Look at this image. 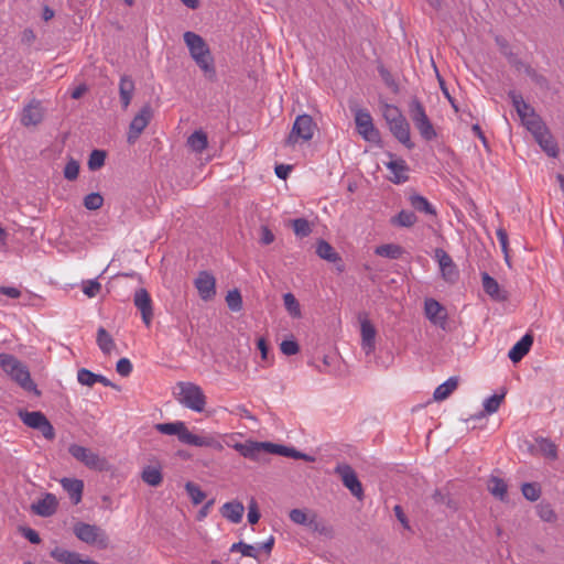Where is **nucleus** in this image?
<instances>
[{
  "mask_svg": "<svg viewBox=\"0 0 564 564\" xmlns=\"http://www.w3.org/2000/svg\"><path fill=\"white\" fill-rule=\"evenodd\" d=\"M184 42L188 47L192 58L195 61L197 66L204 72L209 78L215 76L214 58L210 50L204 39L191 31L184 33Z\"/></svg>",
  "mask_w": 564,
  "mask_h": 564,
  "instance_id": "1",
  "label": "nucleus"
},
{
  "mask_svg": "<svg viewBox=\"0 0 564 564\" xmlns=\"http://www.w3.org/2000/svg\"><path fill=\"white\" fill-rule=\"evenodd\" d=\"M0 367L21 388L29 392H36V384L31 379L28 367L9 354H0Z\"/></svg>",
  "mask_w": 564,
  "mask_h": 564,
  "instance_id": "2",
  "label": "nucleus"
},
{
  "mask_svg": "<svg viewBox=\"0 0 564 564\" xmlns=\"http://www.w3.org/2000/svg\"><path fill=\"white\" fill-rule=\"evenodd\" d=\"M509 98L521 119L522 124L532 133L533 137L545 130L547 127L534 109L527 104L522 96L517 91H510Z\"/></svg>",
  "mask_w": 564,
  "mask_h": 564,
  "instance_id": "3",
  "label": "nucleus"
},
{
  "mask_svg": "<svg viewBox=\"0 0 564 564\" xmlns=\"http://www.w3.org/2000/svg\"><path fill=\"white\" fill-rule=\"evenodd\" d=\"M177 401L185 408L195 412H203L206 405V397L203 389L192 382L177 383Z\"/></svg>",
  "mask_w": 564,
  "mask_h": 564,
  "instance_id": "4",
  "label": "nucleus"
},
{
  "mask_svg": "<svg viewBox=\"0 0 564 564\" xmlns=\"http://www.w3.org/2000/svg\"><path fill=\"white\" fill-rule=\"evenodd\" d=\"M317 129L316 123L310 115H300L295 118L292 130L289 133L285 144L294 147L310 141Z\"/></svg>",
  "mask_w": 564,
  "mask_h": 564,
  "instance_id": "5",
  "label": "nucleus"
},
{
  "mask_svg": "<svg viewBox=\"0 0 564 564\" xmlns=\"http://www.w3.org/2000/svg\"><path fill=\"white\" fill-rule=\"evenodd\" d=\"M410 116L420 135L425 141H432L437 137L436 130L429 119L423 105L417 99H413L410 102Z\"/></svg>",
  "mask_w": 564,
  "mask_h": 564,
  "instance_id": "6",
  "label": "nucleus"
},
{
  "mask_svg": "<svg viewBox=\"0 0 564 564\" xmlns=\"http://www.w3.org/2000/svg\"><path fill=\"white\" fill-rule=\"evenodd\" d=\"M74 533L80 541L98 549H106L109 544L106 532L95 524L78 522L74 525Z\"/></svg>",
  "mask_w": 564,
  "mask_h": 564,
  "instance_id": "7",
  "label": "nucleus"
},
{
  "mask_svg": "<svg viewBox=\"0 0 564 564\" xmlns=\"http://www.w3.org/2000/svg\"><path fill=\"white\" fill-rule=\"evenodd\" d=\"M68 453L78 462L84 464L87 468L104 471L108 469V462L106 458L100 457L97 453L91 449L78 445L70 444Z\"/></svg>",
  "mask_w": 564,
  "mask_h": 564,
  "instance_id": "8",
  "label": "nucleus"
},
{
  "mask_svg": "<svg viewBox=\"0 0 564 564\" xmlns=\"http://www.w3.org/2000/svg\"><path fill=\"white\" fill-rule=\"evenodd\" d=\"M352 111L357 132L364 140L372 143H379L380 132L375 127L370 112L364 108H355Z\"/></svg>",
  "mask_w": 564,
  "mask_h": 564,
  "instance_id": "9",
  "label": "nucleus"
},
{
  "mask_svg": "<svg viewBox=\"0 0 564 564\" xmlns=\"http://www.w3.org/2000/svg\"><path fill=\"white\" fill-rule=\"evenodd\" d=\"M20 419L22 422L34 430H39L46 440H53L55 437V431L53 425L46 419V416L40 411H24L20 412Z\"/></svg>",
  "mask_w": 564,
  "mask_h": 564,
  "instance_id": "10",
  "label": "nucleus"
},
{
  "mask_svg": "<svg viewBox=\"0 0 564 564\" xmlns=\"http://www.w3.org/2000/svg\"><path fill=\"white\" fill-rule=\"evenodd\" d=\"M424 315L434 326L447 330L448 329V313L435 299H426L424 301Z\"/></svg>",
  "mask_w": 564,
  "mask_h": 564,
  "instance_id": "11",
  "label": "nucleus"
},
{
  "mask_svg": "<svg viewBox=\"0 0 564 564\" xmlns=\"http://www.w3.org/2000/svg\"><path fill=\"white\" fill-rule=\"evenodd\" d=\"M335 473L340 477L343 485L355 496L361 500L364 498V488L359 481L355 470L348 464H338Z\"/></svg>",
  "mask_w": 564,
  "mask_h": 564,
  "instance_id": "12",
  "label": "nucleus"
},
{
  "mask_svg": "<svg viewBox=\"0 0 564 564\" xmlns=\"http://www.w3.org/2000/svg\"><path fill=\"white\" fill-rule=\"evenodd\" d=\"M234 434H219V433H203L194 434L191 432L189 441L187 445L196 447H207L217 452L224 449L223 438L232 437Z\"/></svg>",
  "mask_w": 564,
  "mask_h": 564,
  "instance_id": "13",
  "label": "nucleus"
},
{
  "mask_svg": "<svg viewBox=\"0 0 564 564\" xmlns=\"http://www.w3.org/2000/svg\"><path fill=\"white\" fill-rule=\"evenodd\" d=\"M152 118V110L149 105L143 106L138 115L134 116L132 119L130 127H129V133H128V141L130 143H133L140 134L143 132V130L149 124L150 120Z\"/></svg>",
  "mask_w": 564,
  "mask_h": 564,
  "instance_id": "14",
  "label": "nucleus"
},
{
  "mask_svg": "<svg viewBox=\"0 0 564 564\" xmlns=\"http://www.w3.org/2000/svg\"><path fill=\"white\" fill-rule=\"evenodd\" d=\"M435 259L438 262L442 278L449 283L456 282L458 279V270L449 254L443 249H436Z\"/></svg>",
  "mask_w": 564,
  "mask_h": 564,
  "instance_id": "15",
  "label": "nucleus"
},
{
  "mask_svg": "<svg viewBox=\"0 0 564 564\" xmlns=\"http://www.w3.org/2000/svg\"><path fill=\"white\" fill-rule=\"evenodd\" d=\"M50 555L61 564H99L88 557H84L80 553L69 551L59 546L53 549Z\"/></svg>",
  "mask_w": 564,
  "mask_h": 564,
  "instance_id": "16",
  "label": "nucleus"
},
{
  "mask_svg": "<svg viewBox=\"0 0 564 564\" xmlns=\"http://www.w3.org/2000/svg\"><path fill=\"white\" fill-rule=\"evenodd\" d=\"M228 446L236 449L240 455L249 459H258L261 452L269 453L270 443L248 441L246 443H227Z\"/></svg>",
  "mask_w": 564,
  "mask_h": 564,
  "instance_id": "17",
  "label": "nucleus"
},
{
  "mask_svg": "<svg viewBox=\"0 0 564 564\" xmlns=\"http://www.w3.org/2000/svg\"><path fill=\"white\" fill-rule=\"evenodd\" d=\"M155 430L164 435H176L181 443L188 444L191 431L183 421L158 423Z\"/></svg>",
  "mask_w": 564,
  "mask_h": 564,
  "instance_id": "18",
  "label": "nucleus"
},
{
  "mask_svg": "<svg viewBox=\"0 0 564 564\" xmlns=\"http://www.w3.org/2000/svg\"><path fill=\"white\" fill-rule=\"evenodd\" d=\"M133 303L141 312L143 323L147 326H150L153 316V308L152 300L148 291L145 289H138L133 296Z\"/></svg>",
  "mask_w": 564,
  "mask_h": 564,
  "instance_id": "19",
  "label": "nucleus"
},
{
  "mask_svg": "<svg viewBox=\"0 0 564 564\" xmlns=\"http://www.w3.org/2000/svg\"><path fill=\"white\" fill-rule=\"evenodd\" d=\"M377 330L368 318L360 319L361 349L366 355H371L376 349Z\"/></svg>",
  "mask_w": 564,
  "mask_h": 564,
  "instance_id": "20",
  "label": "nucleus"
},
{
  "mask_svg": "<svg viewBox=\"0 0 564 564\" xmlns=\"http://www.w3.org/2000/svg\"><path fill=\"white\" fill-rule=\"evenodd\" d=\"M194 284L204 301L212 300L215 296L216 280L210 273L206 271L200 272L195 279Z\"/></svg>",
  "mask_w": 564,
  "mask_h": 564,
  "instance_id": "21",
  "label": "nucleus"
},
{
  "mask_svg": "<svg viewBox=\"0 0 564 564\" xmlns=\"http://www.w3.org/2000/svg\"><path fill=\"white\" fill-rule=\"evenodd\" d=\"M390 161L386 163L387 169L391 172L390 181L394 184H401L408 181L409 178V166L403 159L394 158L392 154H389Z\"/></svg>",
  "mask_w": 564,
  "mask_h": 564,
  "instance_id": "22",
  "label": "nucleus"
},
{
  "mask_svg": "<svg viewBox=\"0 0 564 564\" xmlns=\"http://www.w3.org/2000/svg\"><path fill=\"white\" fill-rule=\"evenodd\" d=\"M62 488L67 492L74 505H78L83 498L84 481L77 478H62L59 480Z\"/></svg>",
  "mask_w": 564,
  "mask_h": 564,
  "instance_id": "23",
  "label": "nucleus"
},
{
  "mask_svg": "<svg viewBox=\"0 0 564 564\" xmlns=\"http://www.w3.org/2000/svg\"><path fill=\"white\" fill-rule=\"evenodd\" d=\"M389 128L392 134L408 149H412L414 147L413 142L411 141L410 126L404 117L390 123Z\"/></svg>",
  "mask_w": 564,
  "mask_h": 564,
  "instance_id": "24",
  "label": "nucleus"
},
{
  "mask_svg": "<svg viewBox=\"0 0 564 564\" xmlns=\"http://www.w3.org/2000/svg\"><path fill=\"white\" fill-rule=\"evenodd\" d=\"M42 119L43 108L41 102L33 100L23 109L21 117V122L23 126H36L42 121Z\"/></svg>",
  "mask_w": 564,
  "mask_h": 564,
  "instance_id": "25",
  "label": "nucleus"
},
{
  "mask_svg": "<svg viewBox=\"0 0 564 564\" xmlns=\"http://www.w3.org/2000/svg\"><path fill=\"white\" fill-rule=\"evenodd\" d=\"M57 509V500L53 494H46L42 499L32 505L34 513L41 517H50Z\"/></svg>",
  "mask_w": 564,
  "mask_h": 564,
  "instance_id": "26",
  "label": "nucleus"
},
{
  "mask_svg": "<svg viewBox=\"0 0 564 564\" xmlns=\"http://www.w3.org/2000/svg\"><path fill=\"white\" fill-rule=\"evenodd\" d=\"M269 453L281 455L284 457L294 458V459H302V460L310 462V463L315 460V457H313L308 454L302 453V452L295 449L294 447H289V446H284V445L272 444V443H270Z\"/></svg>",
  "mask_w": 564,
  "mask_h": 564,
  "instance_id": "27",
  "label": "nucleus"
},
{
  "mask_svg": "<svg viewBox=\"0 0 564 564\" xmlns=\"http://www.w3.org/2000/svg\"><path fill=\"white\" fill-rule=\"evenodd\" d=\"M533 344V337L530 334H525L519 341H517L508 352V357L511 361H520L530 350Z\"/></svg>",
  "mask_w": 564,
  "mask_h": 564,
  "instance_id": "28",
  "label": "nucleus"
},
{
  "mask_svg": "<svg viewBox=\"0 0 564 564\" xmlns=\"http://www.w3.org/2000/svg\"><path fill=\"white\" fill-rule=\"evenodd\" d=\"M534 139L549 156L556 158L558 155L557 143L547 128L536 134Z\"/></svg>",
  "mask_w": 564,
  "mask_h": 564,
  "instance_id": "29",
  "label": "nucleus"
},
{
  "mask_svg": "<svg viewBox=\"0 0 564 564\" xmlns=\"http://www.w3.org/2000/svg\"><path fill=\"white\" fill-rule=\"evenodd\" d=\"M134 93V82L130 76L123 75L119 83L120 101L123 109H127L132 100Z\"/></svg>",
  "mask_w": 564,
  "mask_h": 564,
  "instance_id": "30",
  "label": "nucleus"
},
{
  "mask_svg": "<svg viewBox=\"0 0 564 564\" xmlns=\"http://www.w3.org/2000/svg\"><path fill=\"white\" fill-rule=\"evenodd\" d=\"M245 507L239 501L226 502L221 508V514L224 518L232 523H239L242 520Z\"/></svg>",
  "mask_w": 564,
  "mask_h": 564,
  "instance_id": "31",
  "label": "nucleus"
},
{
  "mask_svg": "<svg viewBox=\"0 0 564 564\" xmlns=\"http://www.w3.org/2000/svg\"><path fill=\"white\" fill-rule=\"evenodd\" d=\"M96 343L104 355L109 356L116 349V343L112 336L104 327L98 328Z\"/></svg>",
  "mask_w": 564,
  "mask_h": 564,
  "instance_id": "32",
  "label": "nucleus"
},
{
  "mask_svg": "<svg viewBox=\"0 0 564 564\" xmlns=\"http://www.w3.org/2000/svg\"><path fill=\"white\" fill-rule=\"evenodd\" d=\"M410 205L419 213L436 216L435 207L422 195L412 194L409 196Z\"/></svg>",
  "mask_w": 564,
  "mask_h": 564,
  "instance_id": "33",
  "label": "nucleus"
},
{
  "mask_svg": "<svg viewBox=\"0 0 564 564\" xmlns=\"http://www.w3.org/2000/svg\"><path fill=\"white\" fill-rule=\"evenodd\" d=\"M316 253L319 258L328 262L340 261L339 254L335 251L330 243L325 240H319L316 245Z\"/></svg>",
  "mask_w": 564,
  "mask_h": 564,
  "instance_id": "34",
  "label": "nucleus"
},
{
  "mask_svg": "<svg viewBox=\"0 0 564 564\" xmlns=\"http://www.w3.org/2000/svg\"><path fill=\"white\" fill-rule=\"evenodd\" d=\"M187 145L196 153H202L208 145L207 134L202 130L192 133L187 139Z\"/></svg>",
  "mask_w": 564,
  "mask_h": 564,
  "instance_id": "35",
  "label": "nucleus"
},
{
  "mask_svg": "<svg viewBox=\"0 0 564 564\" xmlns=\"http://www.w3.org/2000/svg\"><path fill=\"white\" fill-rule=\"evenodd\" d=\"M457 384L458 380L456 378L452 377L447 379L445 382H443L435 389L433 398L436 401H443L447 399L452 394V392L457 388Z\"/></svg>",
  "mask_w": 564,
  "mask_h": 564,
  "instance_id": "36",
  "label": "nucleus"
},
{
  "mask_svg": "<svg viewBox=\"0 0 564 564\" xmlns=\"http://www.w3.org/2000/svg\"><path fill=\"white\" fill-rule=\"evenodd\" d=\"M417 221L416 215L411 210H401L398 215L391 218L390 223L393 226L410 228Z\"/></svg>",
  "mask_w": 564,
  "mask_h": 564,
  "instance_id": "37",
  "label": "nucleus"
},
{
  "mask_svg": "<svg viewBox=\"0 0 564 564\" xmlns=\"http://www.w3.org/2000/svg\"><path fill=\"white\" fill-rule=\"evenodd\" d=\"M283 304L288 312V314L292 318H301L302 317V308L300 302L296 300L293 293L283 294Z\"/></svg>",
  "mask_w": 564,
  "mask_h": 564,
  "instance_id": "38",
  "label": "nucleus"
},
{
  "mask_svg": "<svg viewBox=\"0 0 564 564\" xmlns=\"http://www.w3.org/2000/svg\"><path fill=\"white\" fill-rule=\"evenodd\" d=\"M506 392L502 391L500 394L495 393L484 401V412L479 414V417L484 415H490L498 411L500 404L505 399Z\"/></svg>",
  "mask_w": 564,
  "mask_h": 564,
  "instance_id": "39",
  "label": "nucleus"
},
{
  "mask_svg": "<svg viewBox=\"0 0 564 564\" xmlns=\"http://www.w3.org/2000/svg\"><path fill=\"white\" fill-rule=\"evenodd\" d=\"M375 253L388 259H399L403 253V249L401 246L395 243H386L378 246Z\"/></svg>",
  "mask_w": 564,
  "mask_h": 564,
  "instance_id": "40",
  "label": "nucleus"
},
{
  "mask_svg": "<svg viewBox=\"0 0 564 564\" xmlns=\"http://www.w3.org/2000/svg\"><path fill=\"white\" fill-rule=\"evenodd\" d=\"M142 480L153 487L159 486L162 482V473L159 467L147 466L142 471Z\"/></svg>",
  "mask_w": 564,
  "mask_h": 564,
  "instance_id": "41",
  "label": "nucleus"
},
{
  "mask_svg": "<svg viewBox=\"0 0 564 564\" xmlns=\"http://www.w3.org/2000/svg\"><path fill=\"white\" fill-rule=\"evenodd\" d=\"M536 444L540 452L550 459H555L557 457V448L556 445L550 441L549 438L539 437L536 438Z\"/></svg>",
  "mask_w": 564,
  "mask_h": 564,
  "instance_id": "42",
  "label": "nucleus"
},
{
  "mask_svg": "<svg viewBox=\"0 0 564 564\" xmlns=\"http://www.w3.org/2000/svg\"><path fill=\"white\" fill-rule=\"evenodd\" d=\"M482 280V288L484 291L491 296L492 299H500V288L498 282L491 278L488 273H482L481 275Z\"/></svg>",
  "mask_w": 564,
  "mask_h": 564,
  "instance_id": "43",
  "label": "nucleus"
},
{
  "mask_svg": "<svg viewBox=\"0 0 564 564\" xmlns=\"http://www.w3.org/2000/svg\"><path fill=\"white\" fill-rule=\"evenodd\" d=\"M289 516L292 522L308 527L310 521H312L315 513L303 509H292Z\"/></svg>",
  "mask_w": 564,
  "mask_h": 564,
  "instance_id": "44",
  "label": "nucleus"
},
{
  "mask_svg": "<svg viewBox=\"0 0 564 564\" xmlns=\"http://www.w3.org/2000/svg\"><path fill=\"white\" fill-rule=\"evenodd\" d=\"M488 490L499 499H503L507 492V485L506 482L497 477L490 478L488 481Z\"/></svg>",
  "mask_w": 564,
  "mask_h": 564,
  "instance_id": "45",
  "label": "nucleus"
},
{
  "mask_svg": "<svg viewBox=\"0 0 564 564\" xmlns=\"http://www.w3.org/2000/svg\"><path fill=\"white\" fill-rule=\"evenodd\" d=\"M292 228L295 236L300 238L307 237L312 232L311 225L305 218H296L292 220Z\"/></svg>",
  "mask_w": 564,
  "mask_h": 564,
  "instance_id": "46",
  "label": "nucleus"
},
{
  "mask_svg": "<svg viewBox=\"0 0 564 564\" xmlns=\"http://www.w3.org/2000/svg\"><path fill=\"white\" fill-rule=\"evenodd\" d=\"M230 552H240L243 556L258 558V547L242 541L234 543L230 547Z\"/></svg>",
  "mask_w": 564,
  "mask_h": 564,
  "instance_id": "47",
  "label": "nucleus"
},
{
  "mask_svg": "<svg viewBox=\"0 0 564 564\" xmlns=\"http://www.w3.org/2000/svg\"><path fill=\"white\" fill-rule=\"evenodd\" d=\"M226 303L232 312H239L242 308V297L238 290H231L226 295Z\"/></svg>",
  "mask_w": 564,
  "mask_h": 564,
  "instance_id": "48",
  "label": "nucleus"
},
{
  "mask_svg": "<svg viewBox=\"0 0 564 564\" xmlns=\"http://www.w3.org/2000/svg\"><path fill=\"white\" fill-rule=\"evenodd\" d=\"M185 489L194 505H199L206 497L205 492L193 482H187Z\"/></svg>",
  "mask_w": 564,
  "mask_h": 564,
  "instance_id": "49",
  "label": "nucleus"
},
{
  "mask_svg": "<svg viewBox=\"0 0 564 564\" xmlns=\"http://www.w3.org/2000/svg\"><path fill=\"white\" fill-rule=\"evenodd\" d=\"M77 381L83 386L93 387L97 383V373L82 368L77 371Z\"/></svg>",
  "mask_w": 564,
  "mask_h": 564,
  "instance_id": "50",
  "label": "nucleus"
},
{
  "mask_svg": "<svg viewBox=\"0 0 564 564\" xmlns=\"http://www.w3.org/2000/svg\"><path fill=\"white\" fill-rule=\"evenodd\" d=\"M104 204V197L99 193H90L84 198V206L89 210H97Z\"/></svg>",
  "mask_w": 564,
  "mask_h": 564,
  "instance_id": "51",
  "label": "nucleus"
},
{
  "mask_svg": "<svg viewBox=\"0 0 564 564\" xmlns=\"http://www.w3.org/2000/svg\"><path fill=\"white\" fill-rule=\"evenodd\" d=\"M64 177L68 181H75L79 174V163L75 159H69L64 167Z\"/></svg>",
  "mask_w": 564,
  "mask_h": 564,
  "instance_id": "52",
  "label": "nucleus"
},
{
  "mask_svg": "<svg viewBox=\"0 0 564 564\" xmlns=\"http://www.w3.org/2000/svg\"><path fill=\"white\" fill-rule=\"evenodd\" d=\"M539 517L545 522H554L556 514L549 503H540L536 507Z\"/></svg>",
  "mask_w": 564,
  "mask_h": 564,
  "instance_id": "53",
  "label": "nucleus"
},
{
  "mask_svg": "<svg viewBox=\"0 0 564 564\" xmlns=\"http://www.w3.org/2000/svg\"><path fill=\"white\" fill-rule=\"evenodd\" d=\"M383 117H384L387 123L390 124L394 121L400 120L404 116L401 113V111L399 110V108L397 106L386 105L383 108Z\"/></svg>",
  "mask_w": 564,
  "mask_h": 564,
  "instance_id": "54",
  "label": "nucleus"
},
{
  "mask_svg": "<svg viewBox=\"0 0 564 564\" xmlns=\"http://www.w3.org/2000/svg\"><path fill=\"white\" fill-rule=\"evenodd\" d=\"M105 152L100 150H94L88 160V166L90 170L95 171L100 169L105 163Z\"/></svg>",
  "mask_w": 564,
  "mask_h": 564,
  "instance_id": "55",
  "label": "nucleus"
},
{
  "mask_svg": "<svg viewBox=\"0 0 564 564\" xmlns=\"http://www.w3.org/2000/svg\"><path fill=\"white\" fill-rule=\"evenodd\" d=\"M522 494L528 500L535 501L540 497V489L536 485L527 482L522 486Z\"/></svg>",
  "mask_w": 564,
  "mask_h": 564,
  "instance_id": "56",
  "label": "nucleus"
},
{
  "mask_svg": "<svg viewBox=\"0 0 564 564\" xmlns=\"http://www.w3.org/2000/svg\"><path fill=\"white\" fill-rule=\"evenodd\" d=\"M280 349H281L282 354H284L286 356H293L300 351V346L295 340L289 339V340H283L280 344Z\"/></svg>",
  "mask_w": 564,
  "mask_h": 564,
  "instance_id": "57",
  "label": "nucleus"
},
{
  "mask_svg": "<svg viewBox=\"0 0 564 564\" xmlns=\"http://www.w3.org/2000/svg\"><path fill=\"white\" fill-rule=\"evenodd\" d=\"M132 364L128 358H121L116 365V371L122 376L128 377L132 372Z\"/></svg>",
  "mask_w": 564,
  "mask_h": 564,
  "instance_id": "58",
  "label": "nucleus"
},
{
  "mask_svg": "<svg viewBox=\"0 0 564 564\" xmlns=\"http://www.w3.org/2000/svg\"><path fill=\"white\" fill-rule=\"evenodd\" d=\"M100 288L101 286L99 282H97L96 280H89L84 284L83 292L88 297H94L99 293Z\"/></svg>",
  "mask_w": 564,
  "mask_h": 564,
  "instance_id": "59",
  "label": "nucleus"
},
{
  "mask_svg": "<svg viewBox=\"0 0 564 564\" xmlns=\"http://www.w3.org/2000/svg\"><path fill=\"white\" fill-rule=\"evenodd\" d=\"M496 235H497L498 241L500 243L501 250L503 251V253L506 256V261L509 262V260H508V235H507V231L503 228H499V229H497Z\"/></svg>",
  "mask_w": 564,
  "mask_h": 564,
  "instance_id": "60",
  "label": "nucleus"
},
{
  "mask_svg": "<svg viewBox=\"0 0 564 564\" xmlns=\"http://www.w3.org/2000/svg\"><path fill=\"white\" fill-rule=\"evenodd\" d=\"M274 241V235L273 232L270 230V228L268 226H262L260 228V242L262 245H270Z\"/></svg>",
  "mask_w": 564,
  "mask_h": 564,
  "instance_id": "61",
  "label": "nucleus"
},
{
  "mask_svg": "<svg viewBox=\"0 0 564 564\" xmlns=\"http://www.w3.org/2000/svg\"><path fill=\"white\" fill-rule=\"evenodd\" d=\"M248 521L251 524H256L260 519V513L258 511V507L254 500H251L249 507H248Z\"/></svg>",
  "mask_w": 564,
  "mask_h": 564,
  "instance_id": "62",
  "label": "nucleus"
},
{
  "mask_svg": "<svg viewBox=\"0 0 564 564\" xmlns=\"http://www.w3.org/2000/svg\"><path fill=\"white\" fill-rule=\"evenodd\" d=\"M230 412L240 417L254 420V416L250 413V411L245 405L241 404L236 405Z\"/></svg>",
  "mask_w": 564,
  "mask_h": 564,
  "instance_id": "63",
  "label": "nucleus"
},
{
  "mask_svg": "<svg viewBox=\"0 0 564 564\" xmlns=\"http://www.w3.org/2000/svg\"><path fill=\"white\" fill-rule=\"evenodd\" d=\"M307 528L310 530H312L314 532H318L321 534L327 532V528L321 521L317 520L316 514L313 517L312 521H310V524Z\"/></svg>",
  "mask_w": 564,
  "mask_h": 564,
  "instance_id": "64",
  "label": "nucleus"
}]
</instances>
